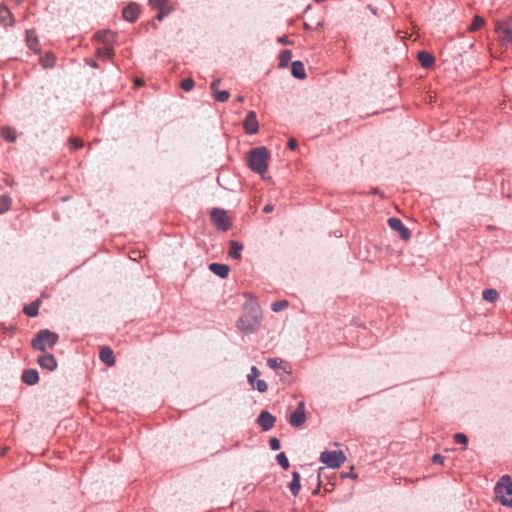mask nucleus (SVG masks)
I'll use <instances>...</instances> for the list:
<instances>
[{
    "instance_id": "nucleus-1",
    "label": "nucleus",
    "mask_w": 512,
    "mask_h": 512,
    "mask_svg": "<svg viewBox=\"0 0 512 512\" xmlns=\"http://www.w3.org/2000/svg\"><path fill=\"white\" fill-rule=\"evenodd\" d=\"M261 321V312L256 305L245 308L244 314L237 321V327L246 334L255 332Z\"/></svg>"
},
{
    "instance_id": "nucleus-2",
    "label": "nucleus",
    "mask_w": 512,
    "mask_h": 512,
    "mask_svg": "<svg viewBox=\"0 0 512 512\" xmlns=\"http://www.w3.org/2000/svg\"><path fill=\"white\" fill-rule=\"evenodd\" d=\"M269 153L265 147L255 148L250 151L248 165L254 172L264 174L268 168Z\"/></svg>"
},
{
    "instance_id": "nucleus-3",
    "label": "nucleus",
    "mask_w": 512,
    "mask_h": 512,
    "mask_svg": "<svg viewBox=\"0 0 512 512\" xmlns=\"http://www.w3.org/2000/svg\"><path fill=\"white\" fill-rule=\"evenodd\" d=\"M495 32L498 35V42L502 46L512 49V14L495 23Z\"/></svg>"
},
{
    "instance_id": "nucleus-4",
    "label": "nucleus",
    "mask_w": 512,
    "mask_h": 512,
    "mask_svg": "<svg viewBox=\"0 0 512 512\" xmlns=\"http://www.w3.org/2000/svg\"><path fill=\"white\" fill-rule=\"evenodd\" d=\"M58 340V335L50 330H41L31 341L34 349L45 352L47 348H52Z\"/></svg>"
},
{
    "instance_id": "nucleus-5",
    "label": "nucleus",
    "mask_w": 512,
    "mask_h": 512,
    "mask_svg": "<svg viewBox=\"0 0 512 512\" xmlns=\"http://www.w3.org/2000/svg\"><path fill=\"white\" fill-rule=\"evenodd\" d=\"M496 497L503 505L512 506V481L507 475L503 476L495 487Z\"/></svg>"
},
{
    "instance_id": "nucleus-6",
    "label": "nucleus",
    "mask_w": 512,
    "mask_h": 512,
    "mask_svg": "<svg viewBox=\"0 0 512 512\" xmlns=\"http://www.w3.org/2000/svg\"><path fill=\"white\" fill-rule=\"evenodd\" d=\"M320 460L329 468H339L346 460V456L341 450H325L321 453Z\"/></svg>"
},
{
    "instance_id": "nucleus-7",
    "label": "nucleus",
    "mask_w": 512,
    "mask_h": 512,
    "mask_svg": "<svg viewBox=\"0 0 512 512\" xmlns=\"http://www.w3.org/2000/svg\"><path fill=\"white\" fill-rule=\"evenodd\" d=\"M211 220L213 224L223 230L226 231L230 227L229 217L227 216L226 212L219 209H214L211 212Z\"/></svg>"
},
{
    "instance_id": "nucleus-8",
    "label": "nucleus",
    "mask_w": 512,
    "mask_h": 512,
    "mask_svg": "<svg viewBox=\"0 0 512 512\" xmlns=\"http://www.w3.org/2000/svg\"><path fill=\"white\" fill-rule=\"evenodd\" d=\"M388 224L392 230L399 233L401 239H403L405 241L410 239L411 233H410L409 229L404 226L403 222L399 218H395V217L389 218Z\"/></svg>"
},
{
    "instance_id": "nucleus-9",
    "label": "nucleus",
    "mask_w": 512,
    "mask_h": 512,
    "mask_svg": "<svg viewBox=\"0 0 512 512\" xmlns=\"http://www.w3.org/2000/svg\"><path fill=\"white\" fill-rule=\"evenodd\" d=\"M305 420L304 402H299L297 408L289 416V423L294 427H299L305 422Z\"/></svg>"
},
{
    "instance_id": "nucleus-10",
    "label": "nucleus",
    "mask_w": 512,
    "mask_h": 512,
    "mask_svg": "<svg viewBox=\"0 0 512 512\" xmlns=\"http://www.w3.org/2000/svg\"><path fill=\"white\" fill-rule=\"evenodd\" d=\"M243 128L247 134H255L258 132L259 123L254 111L247 113L243 122Z\"/></svg>"
},
{
    "instance_id": "nucleus-11",
    "label": "nucleus",
    "mask_w": 512,
    "mask_h": 512,
    "mask_svg": "<svg viewBox=\"0 0 512 512\" xmlns=\"http://www.w3.org/2000/svg\"><path fill=\"white\" fill-rule=\"evenodd\" d=\"M275 421V417L267 411H262L257 419V422L264 431L270 430L274 426Z\"/></svg>"
},
{
    "instance_id": "nucleus-12",
    "label": "nucleus",
    "mask_w": 512,
    "mask_h": 512,
    "mask_svg": "<svg viewBox=\"0 0 512 512\" xmlns=\"http://www.w3.org/2000/svg\"><path fill=\"white\" fill-rule=\"evenodd\" d=\"M99 358L103 363H105L109 367L114 366L116 363L114 353H113L112 349L108 346L101 347L100 353H99Z\"/></svg>"
},
{
    "instance_id": "nucleus-13",
    "label": "nucleus",
    "mask_w": 512,
    "mask_h": 512,
    "mask_svg": "<svg viewBox=\"0 0 512 512\" xmlns=\"http://www.w3.org/2000/svg\"><path fill=\"white\" fill-rule=\"evenodd\" d=\"M38 364L49 371H53L57 367V362L52 354L46 353L38 358Z\"/></svg>"
},
{
    "instance_id": "nucleus-14",
    "label": "nucleus",
    "mask_w": 512,
    "mask_h": 512,
    "mask_svg": "<svg viewBox=\"0 0 512 512\" xmlns=\"http://www.w3.org/2000/svg\"><path fill=\"white\" fill-rule=\"evenodd\" d=\"M140 14V8L137 4L131 3L123 9V17L129 22H134Z\"/></svg>"
},
{
    "instance_id": "nucleus-15",
    "label": "nucleus",
    "mask_w": 512,
    "mask_h": 512,
    "mask_svg": "<svg viewBox=\"0 0 512 512\" xmlns=\"http://www.w3.org/2000/svg\"><path fill=\"white\" fill-rule=\"evenodd\" d=\"M0 22L4 26H12L14 24V17L11 11L4 5H0Z\"/></svg>"
},
{
    "instance_id": "nucleus-16",
    "label": "nucleus",
    "mask_w": 512,
    "mask_h": 512,
    "mask_svg": "<svg viewBox=\"0 0 512 512\" xmlns=\"http://www.w3.org/2000/svg\"><path fill=\"white\" fill-rule=\"evenodd\" d=\"M417 59L424 68L432 67L435 62L434 56L427 51H419Z\"/></svg>"
},
{
    "instance_id": "nucleus-17",
    "label": "nucleus",
    "mask_w": 512,
    "mask_h": 512,
    "mask_svg": "<svg viewBox=\"0 0 512 512\" xmlns=\"http://www.w3.org/2000/svg\"><path fill=\"white\" fill-rule=\"evenodd\" d=\"M22 380L28 385H35L39 381V374L34 369H27L22 374Z\"/></svg>"
},
{
    "instance_id": "nucleus-18",
    "label": "nucleus",
    "mask_w": 512,
    "mask_h": 512,
    "mask_svg": "<svg viewBox=\"0 0 512 512\" xmlns=\"http://www.w3.org/2000/svg\"><path fill=\"white\" fill-rule=\"evenodd\" d=\"M300 480V474L296 471L292 472V481L289 483L288 487L292 495L295 497L298 496L299 491L301 489Z\"/></svg>"
},
{
    "instance_id": "nucleus-19",
    "label": "nucleus",
    "mask_w": 512,
    "mask_h": 512,
    "mask_svg": "<svg viewBox=\"0 0 512 512\" xmlns=\"http://www.w3.org/2000/svg\"><path fill=\"white\" fill-rule=\"evenodd\" d=\"M209 269L221 278H226L229 273V267L225 264L211 263Z\"/></svg>"
},
{
    "instance_id": "nucleus-20",
    "label": "nucleus",
    "mask_w": 512,
    "mask_h": 512,
    "mask_svg": "<svg viewBox=\"0 0 512 512\" xmlns=\"http://www.w3.org/2000/svg\"><path fill=\"white\" fill-rule=\"evenodd\" d=\"M291 73L298 79H304L306 77L304 65L301 61H294L291 65Z\"/></svg>"
},
{
    "instance_id": "nucleus-21",
    "label": "nucleus",
    "mask_w": 512,
    "mask_h": 512,
    "mask_svg": "<svg viewBox=\"0 0 512 512\" xmlns=\"http://www.w3.org/2000/svg\"><path fill=\"white\" fill-rule=\"evenodd\" d=\"M40 305L41 299H36L32 303L24 307V313L29 317H36L39 313Z\"/></svg>"
},
{
    "instance_id": "nucleus-22",
    "label": "nucleus",
    "mask_w": 512,
    "mask_h": 512,
    "mask_svg": "<svg viewBox=\"0 0 512 512\" xmlns=\"http://www.w3.org/2000/svg\"><path fill=\"white\" fill-rule=\"evenodd\" d=\"M243 250V244L237 241H231L229 247V255L234 259L241 258V251Z\"/></svg>"
},
{
    "instance_id": "nucleus-23",
    "label": "nucleus",
    "mask_w": 512,
    "mask_h": 512,
    "mask_svg": "<svg viewBox=\"0 0 512 512\" xmlns=\"http://www.w3.org/2000/svg\"><path fill=\"white\" fill-rule=\"evenodd\" d=\"M149 5L154 10H165V8H174L169 0H149Z\"/></svg>"
},
{
    "instance_id": "nucleus-24",
    "label": "nucleus",
    "mask_w": 512,
    "mask_h": 512,
    "mask_svg": "<svg viewBox=\"0 0 512 512\" xmlns=\"http://www.w3.org/2000/svg\"><path fill=\"white\" fill-rule=\"evenodd\" d=\"M1 136L9 142H14L16 140V131L9 126H4L1 128Z\"/></svg>"
},
{
    "instance_id": "nucleus-25",
    "label": "nucleus",
    "mask_w": 512,
    "mask_h": 512,
    "mask_svg": "<svg viewBox=\"0 0 512 512\" xmlns=\"http://www.w3.org/2000/svg\"><path fill=\"white\" fill-rule=\"evenodd\" d=\"M97 56L102 59H111L114 55V50L111 46H105L103 48H97L96 50Z\"/></svg>"
},
{
    "instance_id": "nucleus-26",
    "label": "nucleus",
    "mask_w": 512,
    "mask_h": 512,
    "mask_svg": "<svg viewBox=\"0 0 512 512\" xmlns=\"http://www.w3.org/2000/svg\"><path fill=\"white\" fill-rule=\"evenodd\" d=\"M482 297L488 302H495L499 297V293L495 289H486L483 291Z\"/></svg>"
},
{
    "instance_id": "nucleus-27",
    "label": "nucleus",
    "mask_w": 512,
    "mask_h": 512,
    "mask_svg": "<svg viewBox=\"0 0 512 512\" xmlns=\"http://www.w3.org/2000/svg\"><path fill=\"white\" fill-rule=\"evenodd\" d=\"M292 59V52L290 50H284L279 56V66L286 67Z\"/></svg>"
},
{
    "instance_id": "nucleus-28",
    "label": "nucleus",
    "mask_w": 512,
    "mask_h": 512,
    "mask_svg": "<svg viewBox=\"0 0 512 512\" xmlns=\"http://www.w3.org/2000/svg\"><path fill=\"white\" fill-rule=\"evenodd\" d=\"M11 206V198L8 195H2L0 197V214L9 210Z\"/></svg>"
},
{
    "instance_id": "nucleus-29",
    "label": "nucleus",
    "mask_w": 512,
    "mask_h": 512,
    "mask_svg": "<svg viewBox=\"0 0 512 512\" xmlns=\"http://www.w3.org/2000/svg\"><path fill=\"white\" fill-rule=\"evenodd\" d=\"M26 41H27V44H28L29 48L36 49L37 43H38V39H37V36L35 35V33L33 31H27L26 32Z\"/></svg>"
},
{
    "instance_id": "nucleus-30",
    "label": "nucleus",
    "mask_w": 512,
    "mask_h": 512,
    "mask_svg": "<svg viewBox=\"0 0 512 512\" xmlns=\"http://www.w3.org/2000/svg\"><path fill=\"white\" fill-rule=\"evenodd\" d=\"M267 364L272 369H283V370H285V368L283 367L284 361L281 360V359L269 358L267 360Z\"/></svg>"
},
{
    "instance_id": "nucleus-31",
    "label": "nucleus",
    "mask_w": 512,
    "mask_h": 512,
    "mask_svg": "<svg viewBox=\"0 0 512 512\" xmlns=\"http://www.w3.org/2000/svg\"><path fill=\"white\" fill-rule=\"evenodd\" d=\"M485 23V20L482 17L475 16L472 23L469 26L470 31H476L480 29Z\"/></svg>"
},
{
    "instance_id": "nucleus-32",
    "label": "nucleus",
    "mask_w": 512,
    "mask_h": 512,
    "mask_svg": "<svg viewBox=\"0 0 512 512\" xmlns=\"http://www.w3.org/2000/svg\"><path fill=\"white\" fill-rule=\"evenodd\" d=\"M288 306H289V302L287 300H281V301H276V302L272 303L271 309L274 312H280V311L286 309Z\"/></svg>"
},
{
    "instance_id": "nucleus-33",
    "label": "nucleus",
    "mask_w": 512,
    "mask_h": 512,
    "mask_svg": "<svg viewBox=\"0 0 512 512\" xmlns=\"http://www.w3.org/2000/svg\"><path fill=\"white\" fill-rule=\"evenodd\" d=\"M260 375V371L256 366L251 367V372L248 374L247 379L250 385L254 386L257 377Z\"/></svg>"
},
{
    "instance_id": "nucleus-34",
    "label": "nucleus",
    "mask_w": 512,
    "mask_h": 512,
    "mask_svg": "<svg viewBox=\"0 0 512 512\" xmlns=\"http://www.w3.org/2000/svg\"><path fill=\"white\" fill-rule=\"evenodd\" d=\"M454 444L457 445H464L466 446L468 444V438L463 433H456L453 435Z\"/></svg>"
},
{
    "instance_id": "nucleus-35",
    "label": "nucleus",
    "mask_w": 512,
    "mask_h": 512,
    "mask_svg": "<svg viewBox=\"0 0 512 512\" xmlns=\"http://www.w3.org/2000/svg\"><path fill=\"white\" fill-rule=\"evenodd\" d=\"M194 80L192 78H185L181 81L180 87L184 91H191L194 88Z\"/></svg>"
},
{
    "instance_id": "nucleus-36",
    "label": "nucleus",
    "mask_w": 512,
    "mask_h": 512,
    "mask_svg": "<svg viewBox=\"0 0 512 512\" xmlns=\"http://www.w3.org/2000/svg\"><path fill=\"white\" fill-rule=\"evenodd\" d=\"M215 99L219 102H226L229 99V92L227 90L223 91H216V93L213 94Z\"/></svg>"
},
{
    "instance_id": "nucleus-37",
    "label": "nucleus",
    "mask_w": 512,
    "mask_h": 512,
    "mask_svg": "<svg viewBox=\"0 0 512 512\" xmlns=\"http://www.w3.org/2000/svg\"><path fill=\"white\" fill-rule=\"evenodd\" d=\"M276 459L283 469L289 468V461L284 453L278 454Z\"/></svg>"
},
{
    "instance_id": "nucleus-38",
    "label": "nucleus",
    "mask_w": 512,
    "mask_h": 512,
    "mask_svg": "<svg viewBox=\"0 0 512 512\" xmlns=\"http://www.w3.org/2000/svg\"><path fill=\"white\" fill-rule=\"evenodd\" d=\"M259 392L264 393L268 389V385L264 380H257L254 386Z\"/></svg>"
},
{
    "instance_id": "nucleus-39",
    "label": "nucleus",
    "mask_w": 512,
    "mask_h": 512,
    "mask_svg": "<svg viewBox=\"0 0 512 512\" xmlns=\"http://www.w3.org/2000/svg\"><path fill=\"white\" fill-rule=\"evenodd\" d=\"M174 10V8H165V10L158 11V14L155 16V20L162 21L163 18L171 13Z\"/></svg>"
},
{
    "instance_id": "nucleus-40",
    "label": "nucleus",
    "mask_w": 512,
    "mask_h": 512,
    "mask_svg": "<svg viewBox=\"0 0 512 512\" xmlns=\"http://www.w3.org/2000/svg\"><path fill=\"white\" fill-rule=\"evenodd\" d=\"M69 142H70V148L73 149V150L74 149H78V148L83 146V141L81 139H78V138H71L69 140Z\"/></svg>"
},
{
    "instance_id": "nucleus-41",
    "label": "nucleus",
    "mask_w": 512,
    "mask_h": 512,
    "mask_svg": "<svg viewBox=\"0 0 512 512\" xmlns=\"http://www.w3.org/2000/svg\"><path fill=\"white\" fill-rule=\"evenodd\" d=\"M97 37L102 40L103 42L105 43H108L110 38L113 37V35L111 34V32L109 31H104V32H101V33H98L97 34Z\"/></svg>"
},
{
    "instance_id": "nucleus-42",
    "label": "nucleus",
    "mask_w": 512,
    "mask_h": 512,
    "mask_svg": "<svg viewBox=\"0 0 512 512\" xmlns=\"http://www.w3.org/2000/svg\"><path fill=\"white\" fill-rule=\"evenodd\" d=\"M54 56L53 55H47L43 60L42 64L45 68L52 67L54 65Z\"/></svg>"
},
{
    "instance_id": "nucleus-43",
    "label": "nucleus",
    "mask_w": 512,
    "mask_h": 512,
    "mask_svg": "<svg viewBox=\"0 0 512 512\" xmlns=\"http://www.w3.org/2000/svg\"><path fill=\"white\" fill-rule=\"evenodd\" d=\"M432 462L441 465L444 462V457L440 454H435L432 456Z\"/></svg>"
},
{
    "instance_id": "nucleus-44",
    "label": "nucleus",
    "mask_w": 512,
    "mask_h": 512,
    "mask_svg": "<svg viewBox=\"0 0 512 512\" xmlns=\"http://www.w3.org/2000/svg\"><path fill=\"white\" fill-rule=\"evenodd\" d=\"M221 80L220 79H215L212 84H211V90L213 91V94L216 93V91H219L218 87H219V84H220Z\"/></svg>"
},
{
    "instance_id": "nucleus-45",
    "label": "nucleus",
    "mask_w": 512,
    "mask_h": 512,
    "mask_svg": "<svg viewBox=\"0 0 512 512\" xmlns=\"http://www.w3.org/2000/svg\"><path fill=\"white\" fill-rule=\"evenodd\" d=\"M270 446L271 448H279L280 447V442L277 438L273 437L270 439Z\"/></svg>"
},
{
    "instance_id": "nucleus-46",
    "label": "nucleus",
    "mask_w": 512,
    "mask_h": 512,
    "mask_svg": "<svg viewBox=\"0 0 512 512\" xmlns=\"http://www.w3.org/2000/svg\"><path fill=\"white\" fill-rule=\"evenodd\" d=\"M288 147L291 149V150H295L297 148V141L295 139H290L289 142H288Z\"/></svg>"
},
{
    "instance_id": "nucleus-47",
    "label": "nucleus",
    "mask_w": 512,
    "mask_h": 512,
    "mask_svg": "<svg viewBox=\"0 0 512 512\" xmlns=\"http://www.w3.org/2000/svg\"><path fill=\"white\" fill-rule=\"evenodd\" d=\"M278 42H280L281 44H284V45L290 44V41L288 40V38L286 36L279 37Z\"/></svg>"
},
{
    "instance_id": "nucleus-48",
    "label": "nucleus",
    "mask_w": 512,
    "mask_h": 512,
    "mask_svg": "<svg viewBox=\"0 0 512 512\" xmlns=\"http://www.w3.org/2000/svg\"><path fill=\"white\" fill-rule=\"evenodd\" d=\"M272 210H273V206H272V205H270V204L265 205V206H264V208H263V212H264V213H269V212H271Z\"/></svg>"
},
{
    "instance_id": "nucleus-49",
    "label": "nucleus",
    "mask_w": 512,
    "mask_h": 512,
    "mask_svg": "<svg viewBox=\"0 0 512 512\" xmlns=\"http://www.w3.org/2000/svg\"><path fill=\"white\" fill-rule=\"evenodd\" d=\"M343 477H350V478L356 479L357 475L355 473H353L352 471H350L349 473L344 474Z\"/></svg>"
},
{
    "instance_id": "nucleus-50",
    "label": "nucleus",
    "mask_w": 512,
    "mask_h": 512,
    "mask_svg": "<svg viewBox=\"0 0 512 512\" xmlns=\"http://www.w3.org/2000/svg\"><path fill=\"white\" fill-rule=\"evenodd\" d=\"M135 84H136L137 86H142V85H143V81H142V80H140V79H137V80L135 81Z\"/></svg>"
},
{
    "instance_id": "nucleus-51",
    "label": "nucleus",
    "mask_w": 512,
    "mask_h": 512,
    "mask_svg": "<svg viewBox=\"0 0 512 512\" xmlns=\"http://www.w3.org/2000/svg\"><path fill=\"white\" fill-rule=\"evenodd\" d=\"M10 1L15 3L16 5H19L22 2V0H10Z\"/></svg>"
},
{
    "instance_id": "nucleus-52",
    "label": "nucleus",
    "mask_w": 512,
    "mask_h": 512,
    "mask_svg": "<svg viewBox=\"0 0 512 512\" xmlns=\"http://www.w3.org/2000/svg\"><path fill=\"white\" fill-rule=\"evenodd\" d=\"M237 101H238V102H243V101H244L243 96H238V97H237Z\"/></svg>"
},
{
    "instance_id": "nucleus-53",
    "label": "nucleus",
    "mask_w": 512,
    "mask_h": 512,
    "mask_svg": "<svg viewBox=\"0 0 512 512\" xmlns=\"http://www.w3.org/2000/svg\"><path fill=\"white\" fill-rule=\"evenodd\" d=\"M90 65H91L92 67H95V68L97 67V64H96L94 61H91V62H90Z\"/></svg>"
},
{
    "instance_id": "nucleus-54",
    "label": "nucleus",
    "mask_w": 512,
    "mask_h": 512,
    "mask_svg": "<svg viewBox=\"0 0 512 512\" xmlns=\"http://www.w3.org/2000/svg\"><path fill=\"white\" fill-rule=\"evenodd\" d=\"M151 25H152V27H153L154 29H156V28H157V26H156V24H155L154 22H152V23H151Z\"/></svg>"
},
{
    "instance_id": "nucleus-55",
    "label": "nucleus",
    "mask_w": 512,
    "mask_h": 512,
    "mask_svg": "<svg viewBox=\"0 0 512 512\" xmlns=\"http://www.w3.org/2000/svg\"><path fill=\"white\" fill-rule=\"evenodd\" d=\"M0 456H4V450H1Z\"/></svg>"
}]
</instances>
